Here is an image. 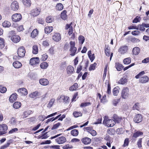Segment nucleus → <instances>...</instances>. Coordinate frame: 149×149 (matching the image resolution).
<instances>
[{"label": "nucleus", "instance_id": "f257e3e1", "mask_svg": "<svg viewBox=\"0 0 149 149\" xmlns=\"http://www.w3.org/2000/svg\"><path fill=\"white\" fill-rule=\"evenodd\" d=\"M70 48L69 51L70 52V55L71 56H74L77 53V48L75 47V42H74L71 41L70 42Z\"/></svg>", "mask_w": 149, "mask_h": 149}, {"label": "nucleus", "instance_id": "f03ea898", "mask_svg": "<svg viewBox=\"0 0 149 149\" xmlns=\"http://www.w3.org/2000/svg\"><path fill=\"white\" fill-rule=\"evenodd\" d=\"M104 124L108 127H112L116 124V122L113 119H105L103 121Z\"/></svg>", "mask_w": 149, "mask_h": 149}, {"label": "nucleus", "instance_id": "7ed1b4c3", "mask_svg": "<svg viewBox=\"0 0 149 149\" xmlns=\"http://www.w3.org/2000/svg\"><path fill=\"white\" fill-rule=\"evenodd\" d=\"M129 91L128 88L124 87L123 88L121 93V96L123 98L125 99L129 95Z\"/></svg>", "mask_w": 149, "mask_h": 149}, {"label": "nucleus", "instance_id": "20e7f679", "mask_svg": "<svg viewBox=\"0 0 149 149\" xmlns=\"http://www.w3.org/2000/svg\"><path fill=\"white\" fill-rule=\"evenodd\" d=\"M26 51L25 48L23 47H19L17 50V54L19 56L23 57L25 55Z\"/></svg>", "mask_w": 149, "mask_h": 149}, {"label": "nucleus", "instance_id": "39448f33", "mask_svg": "<svg viewBox=\"0 0 149 149\" xmlns=\"http://www.w3.org/2000/svg\"><path fill=\"white\" fill-rule=\"evenodd\" d=\"M22 19V16L20 13H15L13 14L12 16V19L13 21L17 22L19 21Z\"/></svg>", "mask_w": 149, "mask_h": 149}, {"label": "nucleus", "instance_id": "423d86ee", "mask_svg": "<svg viewBox=\"0 0 149 149\" xmlns=\"http://www.w3.org/2000/svg\"><path fill=\"white\" fill-rule=\"evenodd\" d=\"M8 126L6 124H3L0 125V135L5 134L7 132Z\"/></svg>", "mask_w": 149, "mask_h": 149}, {"label": "nucleus", "instance_id": "0eeeda50", "mask_svg": "<svg viewBox=\"0 0 149 149\" xmlns=\"http://www.w3.org/2000/svg\"><path fill=\"white\" fill-rule=\"evenodd\" d=\"M56 141L58 144H62L65 143L67 140L66 138L63 136L58 137L55 139Z\"/></svg>", "mask_w": 149, "mask_h": 149}, {"label": "nucleus", "instance_id": "6e6552de", "mask_svg": "<svg viewBox=\"0 0 149 149\" xmlns=\"http://www.w3.org/2000/svg\"><path fill=\"white\" fill-rule=\"evenodd\" d=\"M19 8L18 3L16 1H13L11 4V9L14 11L17 10Z\"/></svg>", "mask_w": 149, "mask_h": 149}, {"label": "nucleus", "instance_id": "1a4fd4ad", "mask_svg": "<svg viewBox=\"0 0 149 149\" xmlns=\"http://www.w3.org/2000/svg\"><path fill=\"white\" fill-rule=\"evenodd\" d=\"M142 116L141 114H137L135 115L134 118V121L136 123L140 122L142 120Z\"/></svg>", "mask_w": 149, "mask_h": 149}, {"label": "nucleus", "instance_id": "9d476101", "mask_svg": "<svg viewBox=\"0 0 149 149\" xmlns=\"http://www.w3.org/2000/svg\"><path fill=\"white\" fill-rule=\"evenodd\" d=\"M39 58H33L30 60V64L32 65H35L39 63Z\"/></svg>", "mask_w": 149, "mask_h": 149}, {"label": "nucleus", "instance_id": "9b49d317", "mask_svg": "<svg viewBox=\"0 0 149 149\" xmlns=\"http://www.w3.org/2000/svg\"><path fill=\"white\" fill-rule=\"evenodd\" d=\"M40 12V10L37 8L33 9L31 11V14L33 16H36L38 15Z\"/></svg>", "mask_w": 149, "mask_h": 149}, {"label": "nucleus", "instance_id": "f8f14e48", "mask_svg": "<svg viewBox=\"0 0 149 149\" xmlns=\"http://www.w3.org/2000/svg\"><path fill=\"white\" fill-rule=\"evenodd\" d=\"M53 39L56 42H58L61 39V37L60 34L59 33H56L54 34L53 36Z\"/></svg>", "mask_w": 149, "mask_h": 149}, {"label": "nucleus", "instance_id": "ddd939ff", "mask_svg": "<svg viewBox=\"0 0 149 149\" xmlns=\"http://www.w3.org/2000/svg\"><path fill=\"white\" fill-rule=\"evenodd\" d=\"M11 39L13 42L15 43L19 42L20 40V37L18 35H15L12 36Z\"/></svg>", "mask_w": 149, "mask_h": 149}, {"label": "nucleus", "instance_id": "4468645a", "mask_svg": "<svg viewBox=\"0 0 149 149\" xmlns=\"http://www.w3.org/2000/svg\"><path fill=\"white\" fill-rule=\"evenodd\" d=\"M81 141L85 145H87L91 143V139L86 137L83 138L81 139Z\"/></svg>", "mask_w": 149, "mask_h": 149}, {"label": "nucleus", "instance_id": "2eb2a0df", "mask_svg": "<svg viewBox=\"0 0 149 149\" xmlns=\"http://www.w3.org/2000/svg\"><path fill=\"white\" fill-rule=\"evenodd\" d=\"M127 50V47L126 46H124L121 47L118 49V52L120 53L124 54Z\"/></svg>", "mask_w": 149, "mask_h": 149}, {"label": "nucleus", "instance_id": "dca6fc26", "mask_svg": "<svg viewBox=\"0 0 149 149\" xmlns=\"http://www.w3.org/2000/svg\"><path fill=\"white\" fill-rule=\"evenodd\" d=\"M17 98V94L16 93H13L10 96L9 99L10 102L13 103L16 100Z\"/></svg>", "mask_w": 149, "mask_h": 149}, {"label": "nucleus", "instance_id": "f3484780", "mask_svg": "<svg viewBox=\"0 0 149 149\" xmlns=\"http://www.w3.org/2000/svg\"><path fill=\"white\" fill-rule=\"evenodd\" d=\"M39 83L42 85L46 86L49 83V82L46 79H41L39 80Z\"/></svg>", "mask_w": 149, "mask_h": 149}, {"label": "nucleus", "instance_id": "a211bd4d", "mask_svg": "<svg viewBox=\"0 0 149 149\" xmlns=\"http://www.w3.org/2000/svg\"><path fill=\"white\" fill-rule=\"evenodd\" d=\"M149 78L146 76H144L143 77L140 78V82L142 83H144L147 82L149 81Z\"/></svg>", "mask_w": 149, "mask_h": 149}, {"label": "nucleus", "instance_id": "6ab92c4d", "mask_svg": "<svg viewBox=\"0 0 149 149\" xmlns=\"http://www.w3.org/2000/svg\"><path fill=\"white\" fill-rule=\"evenodd\" d=\"M113 120L116 122V123H120L122 120L121 117H119L116 114H114L113 116Z\"/></svg>", "mask_w": 149, "mask_h": 149}, {"label": "nucleus", "instance_id": "aec40b11", "mask_svg": "<svg viewBox=\"0 0 149 149\" xmlns=\"http://www.w3.org/2000/svg\"><path fill=\"white\" fill-rule=\"evenodd\" d=\"M13 65L15 68H19L22 66V64L18 61H16L13 62Z\"/></svg>", "mask_w": 149, "mask_h": 149}, {"label": "nucleus", "instance_id": "412c9836", "mask_svg": "<svg viewBox=\"0 0 149 149\" xmlns=\"http://www.w3.org/2000/svg\"><path fill=\"white\" fill-rule=\"evenodd\" d=\"M67 13L66 10H64L61 13V17L63 20H66L67 18V15H66Z\"/></svg>", "mask_w": 149, "mask_h": 149}, {"label": "nucleus", "instance_id": "4be33fe9", "mask_svg": "<svg viewBox=\"0 0 149 149\" xmlns=\"http://www.w3.org/2000/svg\"><path fill=\"white\" fill-rule=\"evenodd\" d=\"M74 70V68L73 66L71 65L69 66L67 68V73L71 74L73 72Z\"/></svg>", "mask_w": 149, "mask_h": 149}, {"label": "nucleus", "instance_id": "5701e85b", "mask_svg": "<svg viewBox=\"0 0 149 149\" xmlns=\"http://www.w3.org/2000/svg\"><path fill=\"white\" fill-rule=\"evenodd\" d=\"M127 79L126 77L124 76L118 81V83L122 84H124L127 83Z\"/></svg>", "mask_w": 149, "mask_h": 149}, {"label": "nucleus", "instance_id": "b1692460", "mask_svg": "<svg viewBox=\"0 0 149 149\" xmlns=\"http://www.w3.org/2000/svg\"><path fill=\"white\" fill-rule=\"evenodd\" d=\"M132 51L134 54L137 55L139 53L140 49L138 47H136L133 49Z\"/></svg>", "mask_w": 149, "mask_h": 149}, {"label": "nucleus", "instance_id": "393cba45", "mask_svg": "<svg viewBox=\"0 0 149 149\" xmlns=\"http://www.w3.org/2000/svg\"><path fill=\"white\" fill-rule=\"evenodd\" d=\"M78 88V84L75 83L72 86H71L69 88V90L71 91H76L77 88Z\"/></svg>", "mask_w": 149, "mask_h": 149}, {"label": "nucleus", "instance_id": "a878e982", "mask_svg": "<svg viewBox=\"0 0 149 149\" xmlns=\"http://www.w3.org/2000/svg\"><path fill=\"white\" fill-rule=\"evenodd\" d=\"M53 29L52 26H46L45 29V32L46 33H49L52 31Z\"/></svg>", "mask_w": 149, "mask_h": 149}, {"label": "nucleus", "instance_id": "bb28decb", "mask_svg": "<svg viewBox=\"0 0 149 149\" xmlns=\"http://www.w3.org/2000/svg\"><path fill=\"white\" fill-rule=\"evenodd\" d=\"M21 105V103L19 102H15L13 104V107L16 109H17L20 107Z\"/></svg>", "mask_w": 149, "mask_h": 149}, {"label": "nucleus", "instance_id": "cd10ccee", "mask_svg": "<svg viewBox=\"0 0 149 149\" xmlns=\"http://www.w3.org/2000/svg\"><path fill=\"white\" fill-rule=\"evenodd\" d=\"M18 91L22 93V94L24 95H26L28 94L27 90L24 88H19Z\"/></svg>", "mask_w": 149, "mask_h": 149}, {"label": "nucleus", "instance_id": "c85d7f7f", "mask_svg": "<svg viewBox=\"0 0 149 149\" xmlns=\"http://www.w3.org/2000/svg\"><path fill=\"white\" fill-rule=\"evenodd\" d=\"M143 134L142 132L138 131L134 133L133 135V137L136 138Z\"/></svg>", "mask_w": 149, "mask_h": 149}, {"label": "nucleus", "instance_id": "c756f323", "mask_svg": "<svg viewBox=\"0 0 149 149\" xmlns=\"http://www.w3.org/2000/svg\"><path fill=\"white\" fill-rule=\"evenodd\" d=\"M39 95L38 92L37 91H36L32 93L29 95V96L32 98H34L37 96Z\"/></svg>", "mask_w": 149, "mask_h": 149}, {"label": "nucleus", "instance_id": "7c9ffc66", "mask_svg": "<svg viewBox=\"0 0 149 149\" xmlns=\"http://www.w3.org/2000/svg\"><path fill=\"white\" fill-rule=\"evenodd\" d=\"M11 24L10 23L7 21H4L2 24L3 26L5 27H9L10 26Z\"/></svg>", "mask_w": 149, "mask_h": 149}, {"label": "nucleus", "instance_id": "2f4dec72", "mask_svg": "<svg viewBox=\"0 0 149 149\" xmlns=\"http://www.w3.org/2000/svg\"><path fill=\"white\" fill-rule=\"evenodd\" d=\"M108 83V86H107V93L108 94H111V84L110 83H109V81H106L105 84Z\"/></svg>", "mask_w": 149, "mask_h": 149}, {"label": "nucleus", "instance_id": "473e14b6", "mask_svg": "<svg viewBox=\"0 0 149 149\" xmlns=\"http://www.w3.org/2000/svg\"><path fill=\"white\" fill-rule=\"evenodd\" d=\"M131 61V58L130 57H128L125 58L123 61L124 64H130Z\"/></svg>", "mask_w": 149, "mask_h": 149}, {"label": "nucleus", "instance_id": "72a5a7b5", "mask_svg": "<svg viewBox=\"0 0 149 149\" xmlns=\"http://www.w3.org/2000/svg\"><path fill=\"white\" fill-rule=\"evenodd\" d=\"M38 33V31L36 29H34L31 34V36L33 38H35L37 36Z\"/></svg>", "mask_w": 149, "mask_h": 149}, {"label": "nucleus", "instance_id": "f704fd0d", "mask_svg": "<svg viewBox=\"0 0 149 149\" xmlns=\"http://www.w3.org/2000/svg\"><path fill=\"white\" fill-rule=\"evenodd\" d=\"M119 88L117 86L114 88L113 90V94L114 96H117L119 93L118 88Z\"/></svg>", "mask_w": 149, "mask_h": 149}, {"label": "nucleus", "instance_id": "c9c22d12", "mask_svg": "<svg viewBox=\"0 0 149 149\" xmlns=\"http://www.w3.org/2000/svg\"><path fill=\"white\" fill-rule=\"evenodd\" d=\"M48 65V64L46 62H43L40 64V68L42 69H46Z\"/></svg>", "mask_w": 149, "mask_h": 149}, {"label": "nucleus", "instance_id": "e433bc0d", "mask_svg": "<svg viewBox=\"0 0 149 149\" xmlns=\"http://www.w3.org/2000/svg\"><path fill=\"white\" fill-rule=\"evenodd\" d=\"M38 47L36 45H33V53L34 54H36L38 53Z\"/></svg>", "mask_w": 149, "mask_h": 149}, {"label": "nucleus", "instance_id": "4c0bfd02", "mask_svg": "<svg viewBox=\"0 0 149 149\" xmlns=\"http://www.w3.org/2000/svg\"><path fill=\"white\" fill-rule=\"evenodd\" d=\"M23 3L24 5L30 6L31 5V1L30 0H22Z\"/></svg>", "mask_w": 149, "mask_h": 149}, {"label": "nucleus", "instance_id": "58836bf2", "mask_svg": "<svg viewBox=\"0 0 149 149\" xmlns=\"http://www.w3.org/2000/svg\"><path fill=\"white\" fill-rule=\"evenodd\" d=\"M79 132L77 130L74 129L72 130L71 132V134L72 135L74 136H76L78 134Z\"/></svg>", "mask_w": 149, "mask_h": 149}, {"label": "nucleus", "instance_id": "ea45409f", "mask_svg": "<svg viewBox=\"0 0 149 149\" xmlns=\"http://www.w3.org/2000/svg\"><path fill=\"white\" fill-rule=\"evenodd\" d=\"M79 43L82 45L84 41L85 38L84 36H79L78 38Z\"/></svg>", "mask_w": 149, "mask_h": 149}, {"label": "nucleus", "instance_id": "a19ab883", "mask_svg": "<svg viewBox=\"0 0 149 149\" xmlns=\"http://www.w3.org/2000/svg\"><path fill=\"white\" fill-rule=\"evenodd\" d=\"M82 114L81 113L80 111H75L73 113V115L75 117H78L79 116H81Z\"/></svg>", "mask_w": 149, "mask_h": 149}, {"label": "nucleus", "instance_id": "79ce46f5", "mask_svg": "<svg viewBox=\"0 0 149 149\" xmlns=\"http://www.w3.org/2000/svg\"><path fill=\"white\" fill-rule=\"evenodd\" d=\"M116 66L117 70L119 71H121L124 68L123 65L119 63L117 64Z\"/></svg>", "mask_w": 149, "mask_h": 149}, {"label": "nucleus", "instance_id": "37998d69", "mask_svg": "<svg viewBox=\"0 0 149 149\" xmlns=\"http://www.w3.org/2000/svg\"><path fill=\"white\" fill-rule=\"evenodd\" d=\"M107 133L111 135H113L115 133V131L114 130L113 128H109L107 130Z\"/></svg>", "mask_w": 149, "mask_h": 149}, {"label": "nucleus", "instance_id": "c03bdc74", "mask_svg": "<svg viewBox=\"0 0 149 149\" xmlns=\"http://www.w3.org/2000/svg\"><path fill=\"white\" fill-rule=\"evenodd\" d=\"M140 105H139V103L138 102L136 103L135 104L133 107V110H139V109Z\"/></svg>", "mask_w": 149, "mask_h": 149}, {"label": "nucleus", "instance_id": "a18cd8bd", "mask_svg": "<svg viewBox=\"0 0 149 149\" xmlns=\"http://www.w3.org/2000/svg\"><path fill=\"white\" fill-rule=\"evenodd\" d=\"M141 19V18L139 16H137L133 19V20L132 21V22L133 23H137L138 22H140Z\"/></svg>", "mask_w": 149, "mask_h": 149}, {"label": "nucleus", "instance_id": "49530a36", "mask_svg": "<svg viewBox=\"0 0 149 149\" xmlns=\"http://www.w3.org/2000/svg\"><path fill=\"white\" fill-rule=\"evenodd\" d=\"M47 133V132L42 134L41 136H38V138L41 139H46L47 138L48 136H47V135H46Z\"/></svg>", "mask_w": 149, "mask_h": 149}, {"label": "nucleus", "instance_id": "de8ad7c7", "mask_svg": "<svg viewBox=\"0 0 149 149\" xmlns=\"http://www.w3.org/2000/svg\"><path fill=\"white\" fill-rule=\"evenodd\" d=\"M63 5L61 3H58L56 6V9L58 10H62L63 9Z\"/></svg>", "mask_w": 149, "mask_h": 149}, {"label": "nucleus", "instance_id": "09e8293b", "mask_svg": "<svg viewBox=\"0 0 149 149\" xmlns=\"http://www.w3.org/2000/svg\"><path fill=\"white\" fill-rule=\"evenodd\" d=\"M130 40L133 43H137L140 41V40L135 38H130Z\"/></svg>", "mask_w": 149, "mask_h": 149}, {"label": "nucleus", "instance_id": "8fccbe9b", "mask_svg": "<svg viewBox=\"0 0 149 149\" xmlns=\"http://www.w3.org/2000/svg\"><path fill=\"white\" fill-rule=\"evenodd\" d=\"M60 98L63 100L65 102H68V100L69 98V97L68 96H65L63 95H62L60 96Z\"/></svg>", "mask_w": 149, "mask_h": 149}, {"label": "nucleus", "instance_id": "3c124183", "mask_svg": "<svg viewBox=\"0 0 149 149\" xmlns=\"http://www.w3.org/2000/svg\"><path fill=\"white\" fill-rule=\"evenodd\" d=\"M96 65L97 64L95 63H94L93 64L91 65L90 67L89 68V70L91 71L94 70Z\"/></svg>", "mask_w": 149, "mask_h": 149}, {"label": "nucleus", "instance_id": "603ef678", "mask_svg": "<svg viewBox=\"0 0 149 149\" xmlns=\"http://www.w3.org/2000/svg\"><path fill=\"white\" fill-rule=\"evenodd\" d=\"M54 19L51 16H49L46 19V22L48 23H51L54 21Z\"/></svg>", "mask_w": 149, "mask_h": 149}, {"label": "nucleus", "instance_id": "864d4df0", "mask_svg": "<svg viewBox=\"0 0 149 149\" xmlns=\"http://www.w3.org/2000/svg\"><path fill=\"white\" fill-rule=\"evenodd\" d=\"M33 113V112L32 111L29 110L26 111L24 112V116H25V117H26L28 115L32 113Z\"/></svg>", "mask_w": 149, "mask_h": 149}, {"label": "nucleus", "instance_id": "5fc2aeb1", "mask_svg": "<svg viewBox=\"0 0 149 149\" xmlns=\"http://www.w3.org/2000/svg\"><path fill=\"white\" fill-rule=\"evenodd\" d=\"M10 122L12 125H16V121L14 118L12 117L10 121Z\"/></svg>", "mask_w": 149, "mask_h": 149}, {"label": "nucleus", "instance_id": "6e6d98bb", "mask_svg": "<svg viewBox=\"0 0 149 149\" xmlns=\"http://www.w3.org/2000/svg\"><path fill=\"white\" fill-rule=\"evenodd\" d=\"M129 139L128 138H126L125 140L124 141V144L123 145V146L125 147L128 145L129 143Z\"/></svg>", "mask_w": 149, "mask_h": 149}, {"label": "nucleus", "instance_id": "4d7b16f0", "mask_svg": "<svg viewBox=\"0 0 149 149\" xmlns=\"http://www.w3.org/2000/svg\"><path fill=\"white\" fill-rule=\"evenodd\" d=\"M90 104H91V103L89 102H84L81 104L80 106L81 107H83L89 106Z\"/></svg>", "mask_w": 149, "mask_h": 149}, {"label": "nucleus", "instance_id": "13d9d810", "mask_svg": "<svg viewBox=\"0 0 149 149\" xmlns=\"http://www.w3.org/2000/svg\"><path fill=\"white\" fill-rule=\"evenodd\" d=\"M7 90L6 88L0 86V92L2 93H5Z\"/></svg>", "mask_w": 149, "mask_h": 149}, {"label": "nucleus", "instance_id": "bf43d9fd", "mask_svg": "<svg viewBox=\"0 0 149 149\" xmlns=\"http://www.w3.org/2000/svg\"><path fill=\"white\" fill-rule=\"evenodd\" d=\"M48 58V56L47 54H45L42 55V57L41 58V60L42 61H45Z\"/></svg>", "mask_w": 149, "mask_h": 149}, {"label": "nucleus", "instance_id": "052dcab7", "mask_svg": "<svg viewBox=\"0 0 149 149\" xmlns=\"http://www.w3.org/2000/svg\"><path fill=\"white\" fill-rule=\"evenodd\" d=\"M119 101V99H115L113 100L112 103L114 106H116Z\"/></svg>", "mask_w": 149, "mask_h": 149}, {"label": "nucleus", "instance_id": "680f3d73", "mask_svg": "<svg viewBox=\"0 0 149 149\" xmlns=\"http://www.w3.org/2000/svg\"><path fill=\"white\" fill-rule=\"evenodd\" d=\"M54 101L55 100L54 99H51L48 103V107H51L54 104Z\"/></svg>", "mask_w": 149, "mask_h": 149}, {"label": "nucleus", "instance_id": "e2e57ef3", "mask_svg": "<svg viewBox=\"0 0 149 149\" xmlns=\"http://www.w3.org/2000/svg\"><path fill=\"white\" fill-rule=\"evenodd\" d=\"M10 144V143L9 142H8L6 144H5L4 145L1 146L0 147V149H5L9 146Z\"/></svg>", "mask_w": 149, "mask_h": 149}, {"label": "nucleus", "instance_id": "0e129e2a", "mask_svg": "<svg viewBox=\"0 0 149 149\" xmlns=\"http://www.w3.org/2000/svg\"><path fill=\"white\" fill-rule=\"evenodd\" d=\"M145 74V72L144 71H142L141 72H139L138 74L136 75L135 78L136 79L139 78L140 77H141L142 75L144 74Z\"/></svg>", "mask_w": 149, "mask_h": 149}, {"label": "nucleus", "instance_id": "69168bd1", "mask_svg": "<svg viewBox=\"0 0 149 149\" xmlns=\"http://www.w3.org/2000/svg\"><path fill=\"white\" fill-rule=\"evenodd\" d=\"M142 138H140L137 141V144L138 147L139 148H141L142 147Z\"/></svg>", "mask_w": 149, "mask_h": 149}, {"label": "nucleus", "instance_id": "338daca9", "mask_svg": "<svg viewBox=\"0 0 149 149\" xmlns=\"http://www.w3.org/2000/svg\"><path fill=\"white\" fill-rule=\"evenodd\" d=\"M138 27L137 28H139V29L140 31H144L145 30V28L143 25V24L141 25H138Z\"/></svg>", "mask_w": 149, "mask_h": 149}, {"label": "nucleus", "instance_id": "774afa93", "mask_svg": "<svg viewBox=\"0 0 149 149\" xmlns=\"http://www.w3.org/2000/svg\"><path fill=\"white\" fill-rule=\"evenodd\" d=\"M60 124L61 123H58L54 125L51 128L52 130L56 129L60 125Z\"/></svg>", "mask_w": 149, "mask_h": 149}]
</instances>
